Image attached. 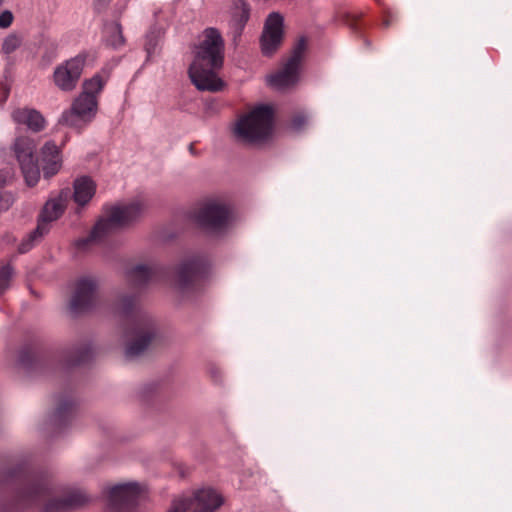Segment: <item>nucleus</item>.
<instances>
[{
    "label": "nucleus",
    "instance_id": "obj_1",
    "mask_svg": "<svg viewBox=\"0 0 512 512\" xmlns=\"http://www.w3.org/2000/svg\"><path fill=\"white\" fill-rule=\"evenodd\" d=\"M52 491L49 474L33 470L26 457H12L0 467V512H25L46 498L42 512H72L89 502L81 489H67L59 496H51Z\"/></svg>",
    "mask_w": 512,
    "mask_h": 512
},
{
    "label": "nucleus",
    "instance_id": "obj_2",
    "mask_svg": "<svg viewBox=\"0 0 512 512\" xmlns=\"http://www.w3.org/2000/svg\"><path fill=\"white\" fill-rule=\"evenodd\" d=\"M113 312L125 320V357L135 359L141 356L157 338L159 327L156 320L141 310L134 294L121 293L113 302Z\"/></svg>",
    "mask_w": 512,
    "mask_h": 512
},
{
    "label": "nucleus",
    "instance_id": "obj_3",
    "mask_svg": "<svg viewBox=\"0 0 512 512\" xmlns=\"http://www.w3.org/2000/svg\"><path fill=\"white\" fill-rule=\"evenodd\" d=\"M223 60L224 41L220 32L215 28L205 29L188 70L191 82L198 90L217 92L223 88L224 83L216 74Z\"/></svg>",
    "mask_w": 512,
    "mask_h": 512
},
{
    "label": "nucleus",
    "instance_id": "obj_4",
    "mask_svg": "<svg viewBox=\"0 0 512 512\" xmlns=\"http://www.w3.org/2000/svg\"><path fill=\"white\" fill-rule=\"evenodd\" d=\"M147 209L148 204L146 205L143 200L139 199L105 208L103 215L93 226L89 235L76 241V247L79 250H87L92 245L104 242L116 231L137 222Z\"/></svg>",
    "mask_w": 512,
    "mask_h": 512
},
{
    "label": "nucleus",
    "instance_id": "obj_5",
    "mask_svg": "<svg viewBox=\"0 0 512 512\" xmlns=\"http://www.w3.org/2000/svg\"><path fill=\"white\" fill-rule=\"evenodd\" d=\"M272 124V109L261 105L238 119L234 127V135L242 143H260L270 136Z\"/></svg>",
    "mask_w": 512,
    "mask_h": 512
},
{
    "label": "nucleus",
    "instance_id": "obj_6",
    "mask_svg": "<svg viewBox=\"0 0 512 512\" xmlns=\"http://www.w3.org/2000/svg\"><path fill=\"white\" fill-rule=\"evenodd\" d=\"M192 218L204 233L219 235L229 226L231 208L221 198H207L199 203L193 211Z\"/></svg>",
    "mask_w": 512,
    "mask_h": 512
},
{
    "label": "nucleus",
    "instance_id": "obj_7",
    "mask_svg": "<svg viewBox=\"0 0 512 512\" xmlns=\"http://www.w3.org/2000/svg\"><path fill=\"white\" fill-rule=\"evenodd\" d=\"M71 199V191L69 188L62 189L58 193H52L44 204L39 215V221L36 229L32 231L28 238L19 246L20 253L28 252L33 243L40 239L49 230L48 224L59 219Z\"/></svg>",
    "mask_w": 512,
    "mask_h": 512
},
{
    "label": "nucleus",
    "instance_id": "obj_8",
    "mask_svg": "<svg viewBox=\"0 0 512 512\" xmlns=\"http://www.w3.org/2000/svg\"><path fill=\"white\" fill-rule=\"evenodd\" d=\"M223 504V496L215 489L201 488L174 499L167 512H217Z\"/></svg>",
    "mask_w": 512,
    "mask_h": 512
},
{
    "label": "nucleus",
    "instance_id": "obj_9",
    "mask_svg": "<svg viewBox=\"0 0 512 512\" xmlns=\"http://www.w3.org/2000/svg\"><path fill=\"white\" fill-rule=\"evenodd\" d=\"M36 143L29 136H18L11 145L24 181L28 187H34L40 180V168L35 158Z\"/></svg>",
    "mask_w": 512,
    "mask_h": 512
},
{
    "label": "nucleus",
    "instance_id": "obj_10",
    "mask_svg": "<svg viewBox=\"0 0 512 512\" xmlns=\"http://www.w3.org/2000/svg\"><path fill=\"white\" fill-rule=\"evenodd\" d=\"M143 487L137 482L120 483L110 487L108 493V512H139V500Z\"/></svg>",
    "mask_w": 512,
    "mask_h": 512
},
{
    "label": "nucleus",
    "instance_id": "obj_11",
    "mask_svg": "<svg viewBox=\"0 0 512 512\" xmlns=\"http://www.w3.org/2000/svg\"><path fill=\"white\" fill-rule=\"evenodd\" d=\"M97 110V98L80 94L74 99L70 109L62 113L59 123L81 130L95 118Z\"/></svg>",
    "mask_w": 512,
    "mask_h": 512
},
{
    "label": "nucleus",
    "instance_id": "obj_12",
    "mask_svg": "<svg viewBox=\"0 0 512 512\" xmlns=\"http://www.w3.org/2000/svg\"><path fill=\"white\" fill-rule=\"evenodd\" d=\"M87 52H81L57 65L52 74L53 84L62 92L76 89L88 59Z\"/></svg>",
    "mask_w": 512,
    "mask_h": 512
},
{
    "label": "nucleus",
    "instance_id": "obj_13",
    "mask_svg": "<svg viewBox=\"0 0 512 512\" xmlns=\"http://www.w3.org/2000/svg\"><path fill=\"white\" fill-rule=\"evenodd\" d=\"M208 270V261L203 256H195L183 261L176 271V286L182 293L198 288Z\"/></svg>",
    "mask_w": 512,
    "mask_h": 512
},
{
    "label": "nucleus",
    "instance_id": "obj_14",
    "mask_svg": "<svg viewBox=\"0 0 512 512\" xmlns=\"http://www.w3.org/2000/svg\"><path fill=\"white\" fill-rule=\"evenodd\" d=\"M97 290L98 281L95 277H80L69 301L70 312L76 315L91 310L97 302Z\"/></svg>",
    "mask_w": 512,
    "mask_h": 512
},
{
    "label": "nucleus",
    "instance_id": "obj_15",
    "mask_svg": "<svg viewBox=\"0 0 512 512\" xmlns=\"http://www.w3.org/2000/svg\"><path fill=\"white\" fill-rule=\"evenodd\" d=\"M283 17L276 12L270 13L265 21L260 43L265 56L273 55L283 40Z\"/></svg>",
    "mask_w": 512,
    "mask_h": 512
},
{
    "label": "nucleus",
    "instance_id": "obj_16",
    "mask_svg": "<svg viewBox=\"0 0 512 512\" xmlns=\"http://www.w3.org/2000/svg\"><path fill=\"white\" fill-rule=\"evenodd\" d=\"M250 17V6L245 0H234L230 10L229 34L234 43L242 35V32Z\"/></svg>",
    "mask_w": 512,
    "mask_h": 512
},
{
    "label": "nucleus",
    "instance_id": "obj_17",
    "mask_svg": "<svg viewBox=\"0 0 512 512\" xmlns=\"http://www.w3.org/2000/svg\"><path fill=\"white\" fill-rule=\"evenodd\" d=\"M92 348L88 342H79L64 348L61 352V362L67 368L77 367L89 362Z\"/></svg>",
    "mask_w": 512,
    "mask_h": 512
},
{
    "label": "nucleus",
    "instance_id": "obj_18",
    "mask_svg": "<svg viewBox=\"0 0 512 512\" xmlns=\"http://www.w3.org/2000/svg\"><path fill=\"white\" fill-rule=\"evenodd\" d=\"M41 162L44 178L49 179L59 172L62 166L60 150L53 141L46 142L41 148Z\"/></svg>",
    "mask_w": 512,
    "mask_h": 512
},
{
    "label": "nucleus",
    "instance_id": "obj_19",
    "mask_svg": "<svg viewBox=\"0 0 512 512\" xmlns=\"http://www.w3.org/2000/svg\"><path fill=\"white\" fill-rule=\"evenodd\" d=\"M11 117L15 123L26 126L32 132H40L45 128L46 121L36 109L17 108L12 112Z\"/></svg>",
    "mask_w": 512,
    "mask_h": 512
},
{
    "label": "nucleus",
    "instance_id": "obj_20",
    "mask_svg": "<svg viewBox=\"0 0 512 512\" xmlns=\"http://www.w3.org/2000/svg\"><path fill=\"white\" fill-rule=\"evenodd\" d=\"M300 66L286 61L283 68L267 77L268 84L281 90L294 85L299 79Z\"/></svg>",
    "mask_w": 512,
    "mask_h": 512
},
{
    "label": "nucleus",
    "instance_id": "obj_21",
    "mask_svg": "<svg viewBox=\"0 0 512 512\" xmlns=\"http://www.w3.org/2000/svg\"><path fill=\"white\" fill-rule=\"evenodd\" d=\"M75 410L76 402L71 396L59 397L50 421L57 428H63L73 419Z\"/></svg>",
    "mask_w": 512,
    "mask_h": 512
},
{
    "label": "nucleus",
    "instance_id": "obj_22",
    "mask_svg": "<svg viewBox=\"0 0 512 512\" xmlns=\"http://www.w3.org/2000/svg\"><path fill=\"white\" fill-rule=\"evenodd\" d=\"M74 192L71 194L75 203L85 206L92 199L96 192V184L88 176L77 178L73 184Z\"/></svg>",
    "mask_w": 512,
    "mask_h": 512
},
{
    "label": "nucleus",
    "instance_id": "obj_23",
    "mask_svg": "<svg viewBox=\"0 0 512 512\" xmlns=\"http://www.w3.org/2000/svg\"><path fill=\"white\" fill-rule=\"evenodd\" d=\"M158 267L154 264L136 265L128 272V279L135 287H142L155 279Z\"/></svg>",
    "mask_w": 512,
    "mask_h": 512
},
{
    "label": "nucleus",
    "instance_id": "obj_24",
    "mask_svg": "<svg viewBox=\"0 0 512 512\" xmlns=\"http://www.w3.org/2000/svg\"><path fill=\"white\" fill-rule=\"evenodd\" d=\"M105 83L106 78L97 73L90 79H87L83 82L81 94H86V96H93L98 99V96L103 90Z\"/></svg>",
    "mask_w": 512,
    "mask_h": 512
},
{
    "label": "nucleus",
    "instance_id": "obj_25",
    "mask_svg": "<svg viewBox=\"0 0 512 512\" xmlns=\"http://www.w3.org/2000/svg\"><path fill=\"white\" fill-rule=\"evenodd\" d=\"M23 44V37L21 34L12 32L4 37L1 43V52L3 55L9 57L17 51Z\"/></svg>",
    "mask_w": 512,
    "mask_h": 512
},
{
    "label": "nucleus",
    "instance_id": "obj_26",
    "mask_svg": "<svg viewBox=\"0 0 512 512\" xmlns=\"http://www.w3.org/2000/svg\"><path fill=\"white\" fill-rule=\"evenodd\" d=\"M106 42L113 48H119L124 44L125 40L122 33V27L119 23H114L107 29Z\"/></svg>",
    "mask_w": 512,
    "mask_h": 512
},
{
    "label": "nucleus",
    "instance_id": "obj_27",
    "mask_svg": "<svg viewBox=\"0 0 512 512\" xmlns=\"http://www.w3.org/2000/svg\"><path fill=\"white\" fill-rule=\"evenodd\" d=\"M160 41L161 35L159 31H150L146 35L144 48L147 53V59H150L158 52Z\"/></svg>",
    "mask_w": 512,
    "mask_h": 512
},
{
    "label": "nucleus",
    "instance_id": "obj_28",
    "mask_svg": "<svg viewBox=\"0 0 512 512\" xmlns=\"http://www.w3.org/2000/svg\"><path fill=\"white\" fill-rule=\"evenodd\" d=\"M306 48H307L306 38L305 37L299 38V40L297 41V43L293 47L291 55H290V57L288 58L287 61L290 62V63H293V64H296V65L300 66L301 62L303 60Z\"/></svg>",
    "mask_w": 512,
    "mask_h": 512
},
{
    "label": "nucleus",
    "instance_id": "obj_29",
    "mask_svg": "<svg viewBox=\"0 0 512 512\" xmlns=\"http://www.w3.org/2000/svg\"><path fill=\"white\" fill-rule=\"evenodd\" d=\"M34 362H35V355L30 348L26 347L19 351L18 364L22 368H24L26 370H30L33 368Z\"/></svg>",
    "mask_w": 512,
    "mask_h": 512
},
{
    "label": "nucleus",
    "instance_id": "obj_30",
    "mask_svg": "<svg viewBox=\"0 0 512 512\" xmlns=\"http://www.w3.org/2000/svg\"><path fill=\"white\" fill-rule=\"evenodd\" d=\"M13 272V268L9 264L0 267V295L10 287Z\"/></svg>",
    "mask_w": 512,
    "mask_h": 512
},
{
    "label": "nucleus",
    "instance_id": "obj_31",
    "mask_svg": "<svg viewBox=\"0 0 512 512\" xmlns=\"http://www.w3.org/2000/svg\"><path fill=\"white\" fill-rule=\"evenodd\" d=\"M208 374L211 381L216 385L223 384V373L221 369L215 365H210L208 368Z\"/></svg>",
    "mask_w": 512,
    "mask_h": 512
},
{
    "label": "nucleus",
    "instance_id": "obj_32",
    "mask_svg": "<svg viewBox=\"0 0 512 512\" xmlns=\"http://www.w3.org/2000/svg\"><path fill=\"white\" fill-rule=\"evenodd\" d=\"M13 178L14 173L11 169H0V189L10 185Z\"/></svg>",
    "mask_w": 512,
    "mask_h": 512
},
{
    "label": "nucleus",
    "instance_id": "obj_33",
    "mask_svg": "<svg viewBox=\"0 0 512 512\" xmlns=\"http://www.w3.org/2000/svg\"><path fill=\"white\" fill-rule=\"evenodd\" d=\"M14 20V15L10 10H4L0 13V28H9Z\"/></svg>",
    "mask_w": 512,
    "mask_h": 512
},
{
    "label": "nucleus",
    "instance_id": "obj_34",
    "mask_svg": "<svg viewBox=\"0 0 512 512\" xmlns=\"http://www.w3.org/2000/svg\"><path fill=\"white\" fill-rule=\"evenodd\" d=\"M14 195L11 192H4L0 195V209L8 210L14 203Z\"/></svg>",
    "mask_w": 512,
    "mask_h": 512
},
{
    "label": "nucleus",
    "instance_id": "obj_35",
    "mask_svg": "<svg viewBox=\"0 0 512 512\" xmlns=\"http://www.w3.org/2000/svg\"><path fill=\"white\" fill-rule=\"evenodd\" d=\"M307 123V117L303 114H297L292 118L291 125L293 129L300 130Z\"/></svg>",
    "mask_w": 512,
    "mask_h": 512
},
{
    "label": "nucleus",
    "instance_id": "obj_36",
    "mask_svg": "<svg viewBox=\"0 0 512 512\" xmlns=\"http://www.w3.org/2000/svg\"><path fill=\"white\" fill-rule=\"evenodd\" d=\"M9 93H10V88H9L8 84L4 81H0V102L1 103H4L7 100Z\"/></svg>",
    "mask_w": 512,
    "mask_h": 512
},
{
    "label": "nucleus",
    "instance_id": "obj_37",
    "mask_svg": "<svg viewBox=\"0 0 512 512\" xmlns=\"http://www.w3.org/2000/svg\"><path fill=\"white\" fill-rule=\"evenodd\" d=\"M390 24H391V21H390L389 19H385V20L383 21V25H384L385 27H388Z\"/></svg>",
    "mask_w": 512,
    "mask_h": 512
},
{
    "label": "nucleus",
    "instance_id": "obj_38",
    "mask_svg": "<svg viewBox=\"0 0 512 512\" xmlns=\"http://www.w3.org/2000/svg\"><path fill=\"white\" fill-rule=\"evenodd\" d=\"M3 2H4V0H0V7L2 6Z\"/></svg>",
    "mask_w": 512,
    "mask_h": 512
}]
</instances>
